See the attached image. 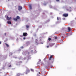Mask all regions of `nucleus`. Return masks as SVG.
<instances>
[{
    "instance_id": "obj_1",
    "label": "nucleus",
    "mask_w": 76,
    "mask_h": 76,
    "mask_svg": "<svg viewBox=\"0 0 76 76\" xmlns=\"http://www.w3.org/2000/svg\"><path fill=\"white\" fill-rule=\"evenodd\" d=\"M23 37H26V36H28V33L26 32H24L23 33Z\"/></svg>"
},
{
    "instance_id": "obj_2",
    "label": "nucleus",
    "mask_w": 76,
    "mask_h": 76,
    "mask_svg": "<svg viewBox=\"0 0 76 76\" xmlns=\"http://www.w3.org/2000/svg\"><path fill=\"white\" fill-rule=\"evenodd\" d=\"M63 15L64 17H67L68 16V14H63Z\"/></svg>"
},
{
    "instance_id": "obj_3",
    "label": "nucleus",
    "mask_w": 76,
    "mask_h": 76,
    "mask_svg": "<svg viewBox=\"0 0 76 76\" xmlns=\"http://www.w3.org/2000/svg\"><path fill=\"white\" fill-rule=\"evenodd\" d=\"M22 9V7L19 6L18 9V10H19L20 11L21 10V9Z\"/></svg>"
},
{
    "instance_id": "obj_4",
    "label": "nucleus",
    "mask_w": 76,
    "mask_h": 76,
    "mask_svg": "<svg viewBox=\"0 0 76 76\" xmlns=\"http://www.w3.org/2000/svg\"><path fill=\"white\" fill-rule=\"evenodd\" d=\"M71 7L69 8V9H67L66 10V11H69V12H71L72 10H71Z\"/></svg>"
},
{
    "instance_id": "obj_5",
    "label": "nucleus",
    "mask_w": 76,
    "mask_h": 76,
    "mask_svg": "<svg viewBox=\"0 0 76 76\" xmlns=\"http://www.w3.org/2000/svg\"><path fill=\"white\" fill-rule=\"evenodd\" d=\"M7 20H10L12 19V18L11 17L10 18H9V16L8 15L7 16Z\"/></svg>"
},
{
    "instance_id": "obj_6",
    "label": "nucleus",
    "mask_w": 76,
    "mask_h": 76,
    "mask_svg": "<svg viewBox=\"0 0 76 76\" xmlns=\"http://www.w3.org/2000/svg\"><path fill=\"white\" fill-rule=\"evenodd\" d=\"M35 42L37 44V45H38V40L37 39H36L35 40Z\"/></svg>"
},
{
    "instance_id": "obj_7",
    "label": "nucleus",
    "mask_w": 76,
    "mask_h": 76,
    "mask_svg": "<svg viewBox=\"0 0 76 76\" xmlns=\"http://www.w3.org/2000/svg\"><path fill=\"white\" fill-rule=\"evenodd\" d=\"M29 8L30 9H32V5L31 4L29 5Z\"/></svg>"
},
{
    "instance_id": "obj_8",
    "label": "nucleus",
    "mask_w": 76,
    "mask_h": 76,
    "mask_svg": "<svg viewBox=\"0 0 76 76\" xmlns=\"http://www.w3.org/2000/svg\"><path fill=\"white\" fill-rule=\"evenodd\" d=\"M16 18L17 19H20V17L19 16H17L16 17Z\"/></svg>"
},
{
    "instance_id": "obj_9",
    "label": "nucleus",
    "mask_w": 76,
    "mask_h": 76,
    "mask_svg": "<svg viewBox=\"0 0 76 76\" xmlns=\"http://www.w3.org/2000/svg\"><path fill=\"white\" fill-rule=\"evenodd\" d=\"M13 20H15V21H17L18 20V19H17V18H13Z\"/></svg>"
},
{
    "instance_id": "obj_10",
    "label": "nucleus",
    "mask_w": 76,
    "mask_h": 76,
    "mask_svg": "<svg viewBox=\"0 0 76 76\" xmlns=\"http://www.w3.org/2000/svg\"><path fill=\"white\" fill-rule=\"evenodd\" d=\"M26 72H28V73H29V72H30V70H29V69H28L26 70Z\"/></svg>"
},
{
    "instance_id": "obj_11",
    "label": "nucleus",
    "mask_w": 76,
    "mask_h": 76,
    "mask_svg": "<svg viewBox=\"0 0 76 76\" xmlns=\"http://www.w3.org/2000/svg\"><path fill=\"white\" fill-rule=\"evenodd\" d=\"M8 24H11V21H7V22Z\"/></svg>"
},
{
    "instance_id": "obj_12",
    "label": "nucleus",
    "mask_w": 76,
    "mask_h": 76,
    "mask_svg": "<svg viewBox=\"0 0 76 76\" xmlns=\"http://www.w3.org/2000/svg\"><path fill=\"white\" fill-rule=\"evenodd\" d=\"M68 30L69 31H71V29H70V28L69 27L68 28Z\"/></svg>"
},
{
    "instance_id": "obj_13",
    "label": "nucleus",
    "mask_w": 76,
    "mask_h": 76,
    "mask_svg": "<svg viewBox=\"0 0 76 76\" xmlns=\"http://www.w3.org/2000/svg\"><path fill=\"white\" fill-rule=\"evenodd\" d=\"M5 44L7 47H9V45L7 44V43H5Z\"/></svg>"
},
{
    "instance_id": "obj_14",
    "label": "nucleus",
    "mask_w": 76,
    "mask_h": 76,
    "mask_svg": "<svg viewBox=\"0 0 76 76\" xmlns=\"http://www.w3.org/2000/svg\"><path fill=\"white\" fill-rule=\"evenodd\" d=\"M52 58V56H51L49 58V60H51V58Z\"/></svg>"
},
{
    "instance_id": "obj_15",
    "label": "nucleus",
    "mask_w": 76,
    "mask_h": 76,
    "mask_svg": "<svg viewBox=\"0 0 76 76\" xmlns=\"http://www.w3.org/2000/svg\"><path fill=\"white\" fill-rule=\"evenodd\" d=\"M26 27L27 28H29V26L28 25H26Z\"/></svg>"
},
{
    "instance_id": "obj_16",
    "label": "nucleus",
    "mask_w": 76,
    "mask_h": 76,
    "mask_svg": "<svg viewBox=\"0 0 76 76\" xmlns=\"http://www.w3.org/2000/svg\"><path fill=\"white\" fill-rule=\"evenodd\" d=\"M20 73H18L17 74V76H20Z\"/></svg>"
},
{
    "instance_id": "obj_17",
    "label": "nucleus",
    "mask_w": 76,
    "mask_h": 76,
    "mask_svg": "<svg viewBox=\"0 0 76 76\" xmlns=\"http://www.w3.org/2000/svg\"><path fill=\"white\" fill-rule=\"evenodd\" d=\"M31 72H34V69H31Z\"/></svg>"
},
{
    "instance_id": "obj_18",
    "label": "nucleus",
    "mask_w": 76,
    "mask_h": 76,
    "mask_svg": "<svg viewBox=\"0 0 76 76\" xmlns=\"http://www.w3.org/2000/svg\"><path fill=\"white\" fill-rule=\"evenodd\" d=\"M28 72L27 71H26V72H25V73L26 75H27V74H28Z\"/></svg>"
},
{
    "instance_id": "obj_19",
    "label": "nucleus",
    "mask_w": 76,
    "mask_h": 76,
    "mask_svg": "<svg viewBox=\"0 0 76 76\" xmlns=\"http://www.w3.org/2000/svg\"><path fill=\"white\" fill-rule=\"evenodd\" d=\"M48 40H49V41H51V38H49Z\"/></svg>"
},
{
    "instance_id": "obj_20",
    "label": "nucleus",
    "mask_w": 76,
    "mask_h": 76,
    "mask_svg": "<svg viewBox=\"0 0 76 76\" xmlns=\"http://www.w3.org/2000/svg\"><path fill=\"white\" fill-rule=\"evenodd\" d=\"M57 39V37H55V39Z\"/></svg>"
},
{
    "instance_id": "obj_21",
    "label": "nucleus",
    "mask_w": 76,
    "mask_h": 76,
    "mask_svg": "<svg viewBox=\"0 0 76 76\" xmlns=\"http://www.w3.org/2000/svg\"><path fill=\"white\" fill-rule=\"evenodd\" d=\"M45 68H46V69H47L48 68V67H47V66H45Z\"/></svg>"
},
{
    "instance_id": "obj_22",
    "label": "nucleus",
    "mask_w": 76,
    "mask_h": 76,
    "mask_svg": "<svg viewBox=\"0 0 76 76\" xmlns=\"http://www.w3.org/2000/svg\"><path fill=\"white\" fill-rule=\"evenodd\" d=\"M26 39V38L25 37L23 38V39Z\"/></svg>"
},
{
    "instance_id": "obj_23",
    "label": "nucleus",
    "mask_w": 76,
    "mask_h": 76,
    "mask_svg": "<svg viewBox=\"0 0 76 76\" xmlns=\"http://www.w3.org/2000/svg\"><path fill=\"white\" fill-rule=\"evenodd\" d=\"M19 63H22V61H20L19 62Z\"/></svg>"
},
{
    "instance_id": "obj_24",
    "label": "nucleus",
    "mask_w": 76,
    "mask_h": 76,
    "mask_svg": "<svg viewBox=\"0 0 76 76\" xmlns=\"http://www.w3.org/2000/svg\"><path fill=\"white\" fill-rule=\"evenodd\" d=\"M53 61H54V59H53V61L52 62V63H53Z\"/></svg>"
},
{
    "instance_id": "obj_25",
    "label": "nucleus",
    "mask_w": 76,
    "mask_h": 76,
    "mask_svg": "<svg viewBox=\"0 0 76 76\" xmlns=\"http://www.w3.org/2000/svg\"><path fill=\"white\" fill-rule=\"evenodd\" d=\"M60 0H56V1H59Z\"/></svg>"
},
{
    "instance_id": "obj_26",
    "label": "nucleus",
    "mask_w": 76,
    "mask_h": 76,
    "mask_svg": "<svg viewBox=\"0 0 76 76\" xmlns=\"http://www.w3.org/2000/svg\"><path fill=\"white\" fill-rule=\"evenodd\" d=\"M57 20H59V19H58V18L57 17Z\"/></svg>"
},
{
    "instance_id": "obj_27",
    "label": "nucleus",
    "mask_w": 76,
    "mask_h": 76,
    "mask_svg": "<svg viewBox=\"0 0 76 76\" xmlns=\"http://www.w3.org/2000/svg\"><path fill=\"white\" fill-rule=\"evenodd\" d=\"M4 35H5V36H6V33H5Z\"/></svg>"
},
{
    "instance_id": "obj_28",
    "label": "nucleus",
    "mask_w": 76,
    "mask_h": 76,
    "mask_svg": "<svg viewBox=\"0 0 76 76\" xmlns=\"http://www.w3.org/2000/svg\"><path fill=\"white\" fill-rule=\"evenodd\" d=\"M8 66L9 67H11V65H9Z\"/></svg>"
},
{
    "instance_id": "obj_29",
    "label": "nucleus",
    "mask_w": 76,
    "mask_h": 76,
    "mask_svg": "<svg viewBox=\"0 0 76 76\" xmlns=\"http://www.w3.org/2000/svg\"><path fill=\"white\" fill-rule=\"evenodd\" d=\"M1 44V42H0V44Z\"/></svg>"
},
{
    "instance_id": "obj_30",
    "label": "nucleus",
    "mask_w": 76,
    "mask_h": 76,
    "mask_svg": "<svg viewBox=\"0 0 76 76\" xmlns=\"http://www.w3.org/2000/svg\"><path fill=\"white\" fill-rule=\"evenodd\" d=\"M47 48H48V47H49V46H47Z\"/></svg>"
},
{
    "instance_id": "obj_31",
    "label": "nucleus",
    "mask_w": 76,
    "mask_h": 76,
    "mask_svg": "<svg viewBox=\"0 0 76 76\" xmlns=\"http://www.w3.org/2000/svg\"><path fill=\"white\" fill-rule=\"evenodd\" d=\"M37 76H39V75H38V74H37Z\"/></svg>"
},
{
    "instance_id": "obj_32",
    "label": "nucleus",
    "mask_w": 76,
    "mask_h": 76,
    "mask_svg": "<svg viewBox=\"0 0 76 76\" xmlns=\"http://www.w3.org/2000/svg\"><path fill=\"white\" fill-rule=\"evenodd\" d=\"M39 74H40V72H39Z\"/></svg>"
},
{
    "instance_id": "obj_33",
    "label": "nucleus",
    "mask_w": 76,
    "mask_h": 76,
    "mask_svg": "<svg viewBox=\"0 0 76 76\" xmlns=\"http://www.w3.org/2000/svg\"><path fill=\"white\" fill-rule=\"evenodd\" d=\"M32 51H33V50H31V52H32Z\"/></svg>"
},
{
    "instance_id": "obj_34",
    "label": "nucleus",
    "mask_w": 76,
    "mask_h": 76,
    "mask_svg": "<svg viewBox=\"0 0 76 76\" xmlns=\"http://www.w3.org/2000/svg\"><path fill=\"white\" fill-rule=\"evenodd\" d=\"M75 20H76V18H75Z\"/></svg>"
},
{
    "instance_id": "obj_35",
    "label": "nucleus",
    "mask_w": 76,
    "mask_h": 76,
    "mask_svg": "<svg viewBox=\"0 0 76 76\" xmlns=\"http://www.w3.org/2000/svg\"><path fill=\"white\" fill-rule=\"evenodd\" d=\"M28 54H29V53H28Z\"/></svg>"
}]
</instances>
